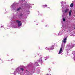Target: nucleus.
I'll use <instances>...</instances> for the list:
<instances>
[{
  "label": "nucleus",
  "instance_id": "4468645a",
  "mask_svg": "<svg viewBox=\"0 0 75 75\" xmlns=\"http://www.w3.org/2000/svg\"><path fill=\"white\" fill-rule=\"evenodd\" d=\"M63 2H64L63 1L61 2V4H62V3H63Z\"/></svg>",
  "mask_w": 75,
  "mask_h": 75
},
{
  "label": "nucleus",
  "instance_id": "1a4fd4ad",
  "mask_svg": "<svg viewBox=\"0 0 75 75\" xmlns=\"http://www.w3.org/2000/svg\"><path fill=\"white\" fill-rule=\"evenodd\" d=\"M69 48H72V47H71V46L70 45L69 46Z\"/></svg>",
  "mask_w": 75,
  "mask_h": 75
},
{
  "label": "nucleus",
  "instance_id": "0eeeda50",
  "mask_svg": "<svg viewBox=\"0 0 75 75\" xmlns=\"http://www.w3.org/2000/svg\"><path fill=\"white\" fill-rule=\"evenodd\" d=\"M20 9H21V8H18L17 9V11H18L19 10H20Z\"/></svg>",
  "mask_w": 75,
  "mask_h": 75
},
{
  "label": "nucleus",
  "instance_id": "9d476101",
  "mask_svg": "<svg viewBox=\"0 0 75 75\" xmlns=\"http://www.w3.org/2000/svg\"><path fill=\"white\" fill-rule=\"evenodd\" d=\"M63 21H65V18H63Z\"/></svg>",
  "mask_w": 75,
  "mask_h": 75
},
{
  "label": "nucleus",
  "instance_id": "6ab92c4d",
  "mask_svg": "<svg viewBox=\"0 0 75 75\" xmlns=\"http://www.w3.org/2000/svg\"><path fill=\"white\" fill-rule=\"evenodd\" d=\"M74 29H75V28H74Z\"/></svg>",
  "mask_w": 75,
  "mask_h": 75
},
{
  "label": "nucleus",
  "instance_id": "f3484780",
  "mask_svg": "<svg viewBox=\"0 0 75 75\" xmlns=\"http://www.w3.org/2000/svg\"><path fill=\"white\" fill-rule=\"evenodd\" d=\"M64 45H65V44H64Z\"/></svg>",
  "mask_w": 75,
  "mask_h": 75
},
{
  "label": "nucleus",
  "instance_id": "6e6552de",
  "mask_svg": "<svg viewBox=\"0 0 75 75\" xmlns=\"http://www.w3.org/2000/svg\"><path fill=\"white\" fill-rule=\"evenodd\" d=\"M14 28H17V26L16 25H15L14 26Z\"/></svg>",
  "mask_w": 75,
  "mask_h": 75
},
{
  "label": "nucleus",
  "instance_id": "ddd939ff",
  "mask_svg": "<svg viewBox=\"0 0 75 75\" xmlns=\"http://www.w3.org/2000/svg\"><path fill=\"white\" fill-rule=\"evenodd\" d=\"M40 61H39V62H42V59H40Z\"/></svg>",
  "mask_w": 75,
  "mask_h": 75
},
{
  "label": "nucleus",
  "instance_id": "2eb2a0df",
  "mask_svg": "<svg viewBox=\"0 0 75 75\" xmlns=\"http://www.w3.org/2000/svg\"><path fill=\"white\" fill-rule=\"evenodd\" d=\"M35 64H38V63L36 62L35 63Z\"/></svg>",
  "mask_w": 75,
  "mask_h": 75
},
{
  "label": "nucleus",
  "instance_id": "39448f33",
  "mask_svg": "<svg viewBox=\"0 0 75 75\" xmlns=\"http://www.w3.org/2000/svg\"><path fill=\"white\" fill-rule=\"evenodd\" d=\"M64 11H65V13H67V12H68V11H69V9H67L66 10H65Z\"/></svg>",
  "mask_w": 75,
  "mask_h": 75
},
{
  "label": "nucleus",
  "instance_id": "7ed1b4c3",
  "mask_svg": "<svg viewBox=\"0 0 75 75\" xmlns=\"http://www.w3.org/2000/svg\"><path fill=\"white\" fill-rule=\"evenodd\" d=\"M67 38H64L63 39V43L64 44H65L66 42H67Z\"/></svg>",
  "mask_w": 75,
  "mask_h": 75
},
{
  "label": "nucleus",
  "instance_id": "dca6fc26",
  "mask_svg": "<svg viewBox=\"0 0 75 75\" xmlns=\"http://www.w3.org/2000/svg\"><path fill=\"white\" fill-rule=\"evenodd\" d=\"M45 60H46V59H45Z\"/></svg>",
  "mask_w": 75,
  "mask_h": 75
},
{
  "label": "nucleus",
  "instance_id": "423d86ee",
  "mask_svg": "<svg viewBox=\"0 0 75 75\" xmlns=\"http://www.w3.org/2000/svg\"><path fill=\"white\" fill-rule=\"evenodd\" d=\"M74 6V4L72 3L70 4V7H73Z\"/></svg>",
  "mask_w": 75,
  "mask_h": 75
},
{
  "label": "nucleus",
  "instance_id": "f8f14e48",
  "mask_svg": "<svg viewBox=\"0 0 75 75\" xmlns=\"http://www.w3.org/2000/svg\"><path fill=\"white\" fill-rule=\"evenodd\" d=\"M21 70H22V71H23L24 70V69L23 68L21 69Z\"/></svg>",
  "mask_w": 75,
  "mask_h": 75
},
{
  "label": "nucleus",
  "instance_id": "a211bd4d",
  "mask_svg": "<svg viewBox=\"0 0 75 75\" xmlns=\"http://www.w3.org/2000/svg\"><path fill=\"white\" fill-rule=\"evenodd\" d=\"M65 3H66V2H65Z\"/></svg>",
  "mask_w": 75,
  "mask_h": 75
},
{
  "label": "nucleus",
  "instance_id": "f03ea898",
  "mask_svg": "<svg viewBox=\"0 0 75 75\" xmlns=\"http://www.w3.org/2000/svg\"><path fill=\"white\" fill-rule=\"evenodd\" d=\"M62 47H63V43L62 44L61 47L60 49V50L59 52V54H60V53L62 52Z\"/></svg>",
  "mask_w": 75,
  "mask_h": 75
},
{
  "label": "nucleus",
  "instance_id": "20e7f679",
  "mask_svg": "<svg viewBox=\"0 0 75 75\" xmlns=\"http://www.w3.org/2000/svg\"><path fill=\"white\" fill-rule=\"evenodd\" d=\"M72 13V11L70 10V11L69 13V16H70L71 15V13Z\"/></svg>",
  "mask_w": 75,
  "mask_h": 75
},
{
  "label": "nucleus",
  "instance_id": "9b49d317",
  "mask_svg": "<svg viewBox=\"0 0 75 75\" xmlns=\"http://www.w3.org/2000/svg\"><path fill=\"white\" fill-rule=\"evenodd\" d=\"M43 6H44V7H45V6L46 7H47V5H45V6L44 5Z\"/></svg>",
  "mask_w": 75,
  "mask_h": 75
},
{
  "label": "nucleus",
  "instance_id": "f257e3e1",
  "mask_svg": "<svg viewBox=\"0 0 75 75\" xmlns=\"http://www.w3.org/2000/svg\"><path fill=\"white\" fill-rule=\"evenodd\" d=\"M16 23H18V27H20L21 25H22V23L21 22V21L17 20L16 21Z\"/></svg>",
  "mask_w": 75,
  "mask_h": 75
}]
</instances>
